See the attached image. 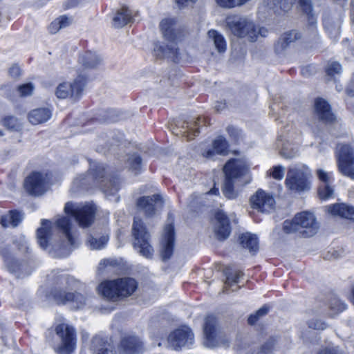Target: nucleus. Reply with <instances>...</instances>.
<instances>
[{
	"mask_svg": "<svg viewBox=\"0 0 354 354\" xmlns=\"http://www.w3.org/2000/svg\"><path fill=\"white\" fill-rule=\"evenodd\" d=\"M108 263H109V260L108 259H103L100 261V266H106Z\"/></svg>",
	"mask_w": 354,
	"mask_h": 354,
	"instance_id": "nucleus-64",
	"label": "nucleus"
},
{
	"mask_svg": "<svg viewBox=\"0 0 354 354\" xmlns=\"http://www.w3.org/2000/svg\"><path fill=\"white\" fill-rule=\"evenodd\" d=\"M235 180L225 178L223 186V193L229 199L235 198L237 196V193L234 189V182Z\"/></svg>",
	"mask_w": 354,
	"mask_h": 354,
	"instance_id": "nucleus-39",
	"label": "nucleus"
},
{
	"mask_svg": "<svg viewBox=\"0 0 354 354\" xmlns=\"http://www.w3.org/2000/svg\"><path fill=\"white\" fill-rule=\"evenodd\" d=\"M132 234L134 237L133 247L142 256L151 258L153 250L149 243V235L143 223H133Z\"/></svg>",
	"mask_w": 354,
	"mask_h": 354,
	"instance_id": "nucleus-11",
	"label": "nucleus"
},
{
	"mask_svg": "<svg viewBox=\"0 0 354 354\" xmlns=\"http://www.w3.org/2000/svg\"><path fill=\"white\" fill-rule=\"evenodd\" d=\"M80 228L87 234L86 244L92 250L104 248L109 239L107 229L101 223H78Z\"/></svg>",
	"mask_w": 354,
	"mask_h": 354,
	"instance_id": "nucleus-7",
	"label": "nucleus"
},
{
	"mask_svg": "<svg viewBox=\"0 0 354 354\" xmlns=\"http://www.w3.org/2000/svg\"><path fill=\"white\" fill-rule=\"evenodd\" d=\"M268 312V308L266 306H263L260 309H259L256 312V315H257L259 317H261L265 315H266Z\"/></svg>",
	"mask_w": 354,
	"mask_h": 354,
	"instance_id": "nucleus-59",
	"label": "nucleus"
},
{
	"mask_svg": "<svg viewBox=\"0 0 354 354\" xmlns=\"http://www.w3.org/2000/svg\"><path fill=\"white\" fill-rule=\"evenodd\" d=\"M326 211L333 216L354 221V206L346 203H335L326 206Z\"/></svg>",
	"mask_w": 354,
	"mask_h": 354,
	"instance_id": "nucleus-23",
	"label": "nucleus"
},
{
	"mask_svg": "<svg viewBox=\"0 0 354 354\" xmlns=\"http://www.w3.org/2000/svg\"><path fill=\"white\" fill-rule=\"evenodd\" d=\"M319 354H337V351L335 348H326L322 350Z\"/></svg>",
	"mask_w": 354,
	"mask_h": 354,
	"instance_id": "nucleus-60",
	"label": "nucleus"
},
{
	"mask_svg": "<svg viewBox=\"0 0 354 354\" xmlns=\"http://www.w3.org/2000/svg\"><path fill=\"white\" fill-rule=\"evenodd\" d=\"M61 281L62 283L64 282L66 284H68V286H74L77 283V281L75 280L73 277L68 276L62 277Z\"/></svg>",
	"mask_w": 354,
	"mask_h": 354,
	"instance_id": "nucleus-57",
	"label": "nucleus"
},
{
	"mask_svg": "<svg viewBox=\"0 0 354 354\" xmlns=\"http://www.w3.org/2000/svg\"><path fill=\"white\" fill-rule=\"evenodd\" d=\"M315 111L320 120L330 122L335 119L328 102L323 99H317L315 103Z\"/></svg>",
	"mask_w": 354,
	"mask_h": 354,
	"instance_id": "nucleus-26",
	"label": "nucleus"
},
{
	"mask_svg": "<svg viewBox=\"0 0 354 354\" xmlns=\"http://www.w3.org/2000/svg\"><path fill=\"white\" fill-rule=\"evenodd\" d=\"M227 147L228 144L226 140L223 136H219L213 142V149L207 151L203 156L207 158H212L214 152L217 154L225 155L227 153Z\"/></svg>",
	"mask_w": 354,
	"mask_h": 354,
	"instance_id": "nucleus-30",
	"label": "nucleus"
},
{
	"mask_svg": "<svg viewBox=\"0 0 354 354\" xmlns=\"http://www.w3.org/2000/svg\"><path fill=\"white\" fill-rule=\"evenodd\" d=\"M197 124L198 121L194 119L192 120L190 122H186V126H182L183 130L180 131V133L189 140L192 139L198 133V130L195 129V126H196Z\"/></svg>",
	"mask_w": 354,
	"mask_h": 354,
	"instance_id": "nucleus-36",
	"label": "nucleus"
},
{
	"mask_svg": "<svg viewBox=\"0 0 354 354\" xmlns=\"http://www.w3.org/2000/svg\"><path fill=\"white\" fill-rule=\"evenodd\" d=\"M250 207L262 214H270L274 209V197L262 189H259L250 197Z\"/></svg>",
	"mask_w": 354,
	"mask_h": 354,
	"instance_id": "nucleus-14",
	"label": "nucleus"
},
{
	"mask_svg": "<svg viewBox=\"0 0 354 354\" xmlns=\"http://www.w3.org/2000/svg\"><path fill=\"white\" fill-rule=\"evenodd\" d=\"M37 239L43 249L47 248L53 239H57L64 254H68L76 243V230L72 223H41L37 230Z\"/></svg>",
	"mask_w": 354,
	"mask_h": 354,
	"instance_id": "nucleus-1",
	"label": "nucleus"
},
{
	"mask_svg": "<svg viewBox=\"0 0 354 354\" xmlns=\"http://www.w3.org/2000/svg\"><path fill=\"white\" fill-rule=\"evenodd\" d=\"M104 167L103 165L96 162L90 164V169L87 175H82L76 178L73 181V189L77 191L80 188L87 189L89 185L100 184V188L106 196L114 195L119 189L118 179L109 180L104 183Z\"/></svg>",
	"mask_w": 354,
	"mask_h": 354,
	"instance_id": "nucleus-3",
	"label": "nucleus"
},
{
	"mask_svg": "<svg viewBox=\"0 0 354 354\" xmlns=\"http://www.w3.org/2000/svg\"><path fill=\"white\" fill-rule=\"evenodd\" d=\"M196 1V0H176V2L179 7L183 8L194 3Z\"/></svg>",
	"mask_w": 354,
	"mask_h": 354,
	"instance_id": "nucleus-58",
	"label": "nucleus"
},
{
	"mask_svg": "<svg viewBox=\"0 0 354 354\" xmlns=\"http://www.w3.org/2000/svg\"><path fill=\"white\" fill-rule=\"evenodd\" d=\"M35 86L32 83H27L18 86L17 91L19 96L27 97L33 93Z\"/></svg>",
	"mask_w": 354,
	"mask_h": 354,
	"instance_id": "nucleus-44",
	"label": "nucleus"
},
{
	"mask_svg": "<svg viewBox=\"0 0 354 354\" xmlns=\"http://www.w3.org/2000/svg\"><path fill=\"white\" fill-rule=\"evenodd\" d=\"M51 115V111L48 109H35L28 113V120L32 124L37 125L48 121Z\"/></svg>",
	"mask_w": 354,
	"mask_h": 354,
	"instance_id": "nucleus-28",
	"label": "nucleus"
},
{
	"mask_svg": "<svg viewBox=\"0 0 354 354\" xmlns=\"http://www.w3.org/2000/svg\"><path fill=\"white\" fill-rule=\"evenodd\" d=\"M194 343V334L188 327L177 329L168 337V344L174 349L189 346Z\"/></svg>",
	"mask_w": 354,
	"mask_h": 354,
	"instance_id": "nucleus-20",
	"label": "nucleus"
},
{
	"mask_svg": "<svg viewBox=\"0 0 354 354\" xmlns=\"http://www.w3.org/2000/svg\"><path fill=\"white\" fill-rule=\"evenodd\" d=\"M132 19L131 12L127 8L118 10L113 18V26L115 28H122Z\"/></svg>",
	"mask_w": 354,
	"mask_h": 354,
	"instance_id": "nucleus-31",
	"label": "nucleus"
},
{
	"mask_svg": "<svg viewBox=\"0 0 354 354\" xmlns=\"http://www.w3.org/2000/svg\"><path fill=\"white\" fill-rule=\"evenodd\" d=\"M103 57L93 51H86L80 55L78 63L86 69L97 68L103 64Z\"/></svg>",
	"mask_w": 354,
	"mask_h": 354,
	"instance_id": "nucleus-24",
	"label": "nucleus"
},
{
	"mask_svg": "<svg viewBox=\"0 0 354 354\" xmlns=\"http://www.w3.org/2000/svg\"><path fill=\"white\" fill-rule=\"evenodd\" d=\"M334 193L333 189L327 184H323L319 186L318 194L322 199H327L330 197Z\"/></svg>",
	"mask_w": 354,
	"mask_h": 354,
	"instance_id": "nucleus-43",
	"label": "nucleus"
},
{
	"mask_svg": "<svg viewBox=\"0 0 354 354\" xmlns=\"http://www.w3.org/2000/svg\"><path fill=\"white\" fill-rule=\"evenodd\" d=\"M227 131L230 134V136L232 138L235 142H237L241 136V131L234 127H228Z\"/></svg>",
	"mask_w": 354,
	"mask_h": 354,
	"instance_id": "nucleus-51",
	"label": "nucleus"
},
{
	"mask_svg": "<svg viewBox=\"0 0 354 354\" xmlns=\"http://www.w3.org/2000/svg\"><path fill=\"white\" fill-rule=\"evenodd\" d=\"M48 176L45 173L34 171L26 177L24 189L30 195L40 196L46 192L48 187Z\"/></svg>",
	"mask_w": 354,
	"mask_h": 354,
	"instance_id": "nucleus-13",
	"label": "nucleus"
},
{
	"mask_svg": "<svg viewBox=\"0 0 354 354\" xmlns=\"http://www.w3.org/2000/svg\"><path fill=\"white\" fill-rule=\"evenodd\" d=\"M292 221H316V216L313 212L304 211L295 214Z\"/></svg>",
	"mask_w": 354,
	"mask_h": 354,
	"instance_id": "nucleus-42",
	"label": "nucleus"
},
{
	"mask_svg": "<svg viewBox=\"0 0 354 354\" xmlns=\"http://www.w3.org/2000/svg\"><path fill=\"white\" fill-rule=\"evenodd\" d=\"M9 74L13 78H17L21 75V69L19 66L13 65L9 69Z\"/></svg>",
	"mask_w": 354,
	"mask_h": 354,
	"instance_id": "nucleus-54",
	"label": "nucleus"
},
{
	"mask_svg": "<svg viewBox=\"0 0 354 354\" xmlns=\"http://www.w3.org/2000/svg\"><path fill=\"white\" fill-rule=\"evenodd\" d=\"M203 344L208 348L220 345L221 336L218 332L216 319L212 315L207 316L203 328Z\"/></svg>",
	"mask_w": 354,
	"mask_h": 354,
	"instance_id": "nucleus-17",
	"label": "nucleus"
},
{
	"mask_svg": "<svg viewBox=\"0 0 354 354\" xmlns=\"http://www.w3.org/2000/svg\"><path fill=\"white\" fill-rule=\"evenodd\" d=\"M64 211L69 218L75 221H92L93 219L105 218L100 215L102 211L93 203L79 204L68 202L65 204Z\"/></svg>",
	"mask_w": 354,
	"mask_h": 354,
	"instance_id": "nucleus-6",
	"label": "nucleus"
},
{
	"mask_svg": "<svg viewBox=\"0 0 354 354\" xmlns=\"http://www.w3.org/2000/svg\"><path fill=\"white\" fill-rule=\"evenodd\" d=\"M2 124L7 129L15 131H21L23 127L22 122L17 118L12 115L4 117L2 120Z\"/></svg>",
	"mask_w": 354,
	"mask_h": 354,
	"instance_id": "nucleus-37",
	"label": "nucleus"
},
{
	"mask_svg": "<svg viewBox=\"0 0 354 354\" xmlns=\"http://www.w3.org/2000/svg\"><path fill=\"white\" fill-rule=\"evenodd\" d=\"M342 71V66L337 62H330L326 68L328 75L333 76L339 74Z\"/></svg>",
	"mask_w": 354,
	"mask_h": 354,
	"instance_id": "nucleus-45",
	"label": "nucleus"
},
{
	"mask_svg": "<svg viewBox=\"0 0 354 354\" xmlns=\"http://www.w3.org/2000/svg\"><path fill=\"white\" fill-rule=\"evenodd\" d=\"M216 3L224 8H233L237 7L236 0H216Z\"/></svg>",
	"mask_w": 354,
	"mask_h": 354,
	"instance_id": "nucleus-49",
	"label": "nucleus"
},
{
	"mask_svg": "<svg viewBox=\"0 0 354 354\" xmlns=\"http://www.w3.org/2000/svg\"><path fill=\"white\" fill-rule=\"evenodd\" d=\"M160 29L163 37L169 44L158 41L154 44V55L158 58H170L174 62L178 60L176 41L181 37L180 30L174 18L163 19L160 23Z\"/></svg>",
	"mask_w": 354,
	"mask_h": 354,
	"instance_id": "nucleus-2",
	"label": "nucleus"
},
{
	"mask_svg": "<svg viewBox=\"0 0 354 354\" xmlns=\"http://www.w3.org/2000/svg\"><path fill=\"white\" fill-rule=\"evenodd\" d=\"M93 354H116L113 343L107 338L95 336L91 344Z\"/></svg>",
	"mask_w": 354,
	"mask_h": 354,
	"instance_id": "nucleus-25",
	"label": "nucleus"
},
{
	"mask_svg": "<svg viewBox=\"0 0 354 354\" xmlns=\"http://www.w3.org/2000/svg\"><path fill=\"white\" fill-rule=\"evenodd\" d=\"M239 243L243 248L250 252H256L259 248V239L256 234L250 232H245L240 234Z\"/></svg>",
	"mask_w": 354,
	"mask_h": 354,
	"instance_id": "nucleus-29",
	"label": "nucleus"
},
{
	"mask_svg": "<svg viewBox=\"0 0 354 354\" xmlns=\"http://www.w3.org/2000/svg\"><path fill=\"white\" fill-rule=\"evenodd\" d=\"M248 169L249 166L243 159L230 160L223 167L225 178L232 180H240L248 174Z\"/></svg>",
	"mask_w": 354,
	"mask_h": 354,
	"instance_id": "nucleus-19",
	"label": "nucleus"
},
{
	"mask_svg": "<svg viewBox=\"0 0 354 354\" xmlns=\"http://www.w3.org/2000/svg\"><path fill=\"white\" fill-rule=\"evenodd\" d=\"M24 218V213L17 210L9 211L3 215L0 214V221H21Z\"/></svg>",
	"mask_w": 354,
	"mask_h": 354,
	"instance_id": "nucleus-41",
	"label": "nucleus"
},
{
	"mask_svg": "<svg viewBox=\"0 0 354 354\" xmlns=\"http://www.w3.org/2000/svg\"><path fill=\"white\" fill-rule=\"evenodd\" d=\"M213 230L216 238L221 240L227 238L231 232L229 223H214Z\"/></svg>",
	"mask_w": 354,
	"mask_h": 354,
	"instance_id": "nucleus-35",
	"label": "nucleus"
},
{
	"mask_svg": "<svg viewBox=\"0 0 354 354\" xmlns=\"http://www.w3.org/2000/svg\"><path fill=\"white\" fill-rule=\"evenodd\" d=\"M87 77L79 75L73 82H62L56 87L55 94L59 99H69L73 102L78 100L83 93Z\"/></svg>",
	"mask_w": 354,
	"mask_h": 354,
	"instance_id": "nucleus-9",
	"label": "nucleus"
},
{
	"mask_svg": "<svg viewBox=\"0 0 354 354\" xmlns=\"http://www.w3.org/2000/svg\"><path fill=\"white\" fill-rule=\"evenodd\" d=\"M290 44L281 36L275 45V50L277 53L283 52Z\"/></svg>",
	"mask_w": 354,
	"mask_h": 354,
	"instance_id": "nucleus-50",
	"label": "nucleus"
},
{
	"mask_svg": "<svg viewBox=\"0 0 354 354\" xmlns=\"http://www.w3.org/2000/svg\"><path fill=\"white\" fill-rule=\"evenodd\" d=\"M296 0H264L263 3L270 8L283 12L290 10Z\"/></svg>",
	"mask_w": 354,
	"mask_h": 354,
	"instance_id": "nucleus-32",
	"label": "nucleus"
},
{
	"mask_svg": "<svg viewBox=\"0 0 354 354\" xmlns=\"http://www.w3.org/2000/svg\"><path fill=\"white\" fill-rule=\"evenodd\" d=\"M310 327L313 328L316 330H324L326 328V325L324 322H322L320 321L316 320L315 322H310Z\"/></svg>",
	"mask_w": 354,
	"mask_h": 354,
	"instance_id": "nucleus-55",
	"label": "nucleus"
},
{
	"mask_svg": "<svg viewBox=\"0 0 354 354\" xmlns=\"http://www.w3.org/2000/svg\"><path fill=\"white\" fill-rule=\"evenodd\" d=\"M127 164L129 169L137 174L141 168V158L138 155H131L128 158Z\"/></svg>",
	"mask_w": 354,
	"mask_h": 354,
	"instance_id": "nucleus-40",
	"label": "nucleus"
},
{
	"mask_svg": "<svg viewBox=\"0 0 354 354\" xmlns=\"http://www.w3.org/2000/svg\"><path fill=\"white\" fill-rule=\"evenodd\" d=\"M214 215L216 221H225L227 219L225 212L221 209H215L214 211Z\"/></svg>",
	"mask_w": 354,
	"mask_h": 354,
	"instance_id": "nucleus-53",
	"label": "nucleus"
},
{
	"mask_svg": "<svg viewBox=\"0 0 354 354\" xmlns=\"http://www.w3.org/2000/svg\"><path fill=\"white\" fill-rule=\"evenodd\" d=\"M175 243L174 227L171 223L165 225L160 237V254L162 259H168L173 254Z\"/></svg>",
	"mask_w": 354,
	"mask_h": 354,
	"instance_id": "nucleus-16",
	"label": "nucleus"
},
{
	"mask_svg": "<svg viewBox=\"0 0 354 354\" xmlns=\"http://www.w3.org/2000/svg\"><path fill=\"white\" fill-rule=\"evenodd\" d=\"M298 153V147L289 142L284 144L280 151V154L281 156L287 159H290L295 157L297 156Z\"/></svg>",
	"mask_w": 354,
	"mask_h": 354,
	"instance_id": "nucleus-38",
	"label": "nucleus"
},
{
	"mask_svg": "<svg viewBox=\"0 0 354 354\" xmlns=\"http://www.w3.org/2000/svg\"><path fill=\"white\" fill-rule=\"evenodd\" d=\"M80 0H68L64 3V8L69 9L77 6L80 3Z\"/></svg>",
	"mask_w": 354,
	"mask_h": 354,
	"instance_id": "nucleus-56",
	"label": "nucleus"
},
{
	"mask_svg": "<svg viewBox=\"0 0 354 354\" xmlns=\"http://www.w3.org/2000/svg\"><path fill=\"white\" fill-rule=\"evenodd\" d=\"M336 304L338 305V311H342L346 309V305L344 303L337 301Z\"/></svg>",
	"mask_w": 354,
	"mask_h": 354,
	"instance_id": "nucleus-62",
	"label": "nucleus"
},
{
	"mask_svg": "<svg viewBox=\"0 0 354 354\" xmlns=\"http://www.w3.org/2000/svg\"><path fill=\"white\" fill-rule=\"evenodd\" d=\"M53 297L57 303L68 304L74 309L81 308L86 304V299L82 295L67 292L65 289L55 290Z\"/></svg>",
	"mask_w": 354,
	"mask_h": 354,
	"instance_id": "nucleus-18",
	"label": "nucleus"
},
{
	"mask_svg": "<svg viewBox=\"0 0 354 354\" xmlns=\"http://www.w3.org/2000/svg\"><path fill=\"white\" fill-rule=\"evenodd\" d=\"M136 205L138 209L149 218L162 208L164 200L160 194H157L139 198Z\"/></svg>",
	"mask_w": 354,
	"mask_h": 354,
	"instance_id": "nucleus-15",
	"label": "nucleus"
},
{
	"mask_svg": "<svg viewBox=\"0 0 354 354\" xmlns=\"http://www.w3.org/2000/svg\"><path fill=\"white\" fill-rule=\"evenodd\" d=\"M60 342L56 346L55 350L60 354H69L73 352L76 346V335L75 329L66 324H59L55 329Z\"/></svg>",
	"mask_w": 354,
	"mask_h": 354,
	"instance_id": "nucleus-10",
	"label": "nucleus"
},
{
	"mask_svg": "<svg viewBox=\"0 0 354 354\" xmlns=\"http://www.w3.org/2000/svg\"><path fill=\"white\" fill-rule=\"evenodd\" d=\"M259 317L256 315V313L253 315H251L248 318V323L251 325L254 324L255 322L258 320Z\"/></svg>",
	"mask_w": 354,
	"mask_h": 354,
	"instance_id": "nucleus-61",
	"label": "nucleus"
},
{
	"mask_svg": "<svg viewBox=\"0 0 354 354\" xmlns=\"http://www.w3.org/2000/svg\"><path fill=\"white\" fill-rule=\"evenodd\" d=\"M286 168L283 166L278 165L275 166L272 169V171L270 175L276 180H281L285 174Z\"/></svg>",
	"mask_w": 354,
	"mask_h": 354,
	"instance_id": "nucleus-46",
	"label": "nucleus"
},
{
	"mask_svg": "<svg viewBox=\"0 0 354 354\" xmlns=\"http://www.w3.org/2000/svg\"><path fill=\"white\" fill-rule=\"evenodd\" d=\"M330 253V252H329ZM339 256V253L337 252V250H333L332 252H331V257H328V259H337L338 258Z\"/></svg>",
	"mask_w": 354,
	"mask_h": 354,
	"instance_id": "nucleus-63",
	"label": "nucleus"
},
{
	"mask_svg": "<svg viewBox=\"0 0 354 354\" xmlns=\"http://www.w3.org/2000/svg\"><path fill=\"white\" fill-rule=\"evenodd\" d=\"M317 174L318 176L319 179L324 183L327 184L329 181V176L327 172L322 169H319L317 170Z\"/></svg>",
	"mask_w": 354,
	"mask_h": 354,
	"instance_id": "nucleus-52",
	"label": "nucleus"
},
{
	"mask_svg": "<svg viewBox=\"0 0 354 354\" xmlns=\"http://www.w3.org/2000/svg\"><path fill=\"white\" fill-rule=\"evenodd\" d=\"M309 176L310 170L306 165H297L290 167L285 181L286 187L289 190L297 193L309 189Z\"/></svg>",
	"mask_w": 354,
	"mask_h": 354,
	"instance_id": "nucleus-8",
	"label": "nucleus"
},
{
	"mask_svg": "<svg viewBox=\"0 0 354 354\" xmlns=\"http://www.w3.org/2000/svg\"><path fill=\"white\" fill-rule=\"evenodd\" d=\"M282 37L286 41L291 44L300 38V35L297 30H291L283 34Z\"/></svg>",
	"mask_w": 354,
	"mask_h": 354,
	"instance_id": "nucleus-48",
	"label": "nucleus"
},
{
	"mask_svg": "<svg viewBox=\"0 0 354 354\" xmlns=\"http://www.w3.org/2000/svg\"><path fill=\"white\" fill-rule=\"evenodd\" d=\"M142 342L136 337H124L119 345V354H140L143 351Z\"/></svg>",
	"mask_w": 354,
	"mask_h": 354,
	"instance_id": "nucleus-22",
	"label": "nucleus"
},
{
	"mask_svg": "<svg viewBox=\"0 0 354 354\" xmlns=\"http://www.w3.org/2000/svg\"><path fill=\"white\" fill-rule=\"evenodd\" d=\"M73 21L72 17L62 15L53 21L48 26V30L51 34H55L61 29L69 26Z\"/></svg>",
	"mask_w": 354,
	"mask_h": 354,
	"instance_id": "nucleus-33",
	"label": "nucleus"
},
{
	"mask_svg": "<svg viewBox=\"0 0 354 354\" xmlns=\"http://www.w3.org/2000/svg\"><path fill=\"white\" fill-rule=\"evenodd\" d=\"M300 10L306 16L309 29L313 35H316L317 19L313 13V8L310 0H298Z\"/></svg>",
	"mask_w": 354,
	"mask_h": 354,
	"instance_id": "nucleus-27",
	"label": "nucleus"
},
{
	"mask_svg": "<svg viewBox=\"0 0 354 354\" xmlns=\"http://www.w3.org/2000/svg\"><path fill=\"white\" fill-rule=\"evenodd\" d=\"M337 167L344 176L354 180V157L353 149L347 145H339L337 149Z\"/></svg>",
	"mask_w": 354,
	"mask_h": 354,
	"instance_id": "nucleus-12",
	"label": "nucleus"
},
{
	"mask_svg": "<svg viewBox=\"0 0 354 354\" xmlns=\"http://www.w3.org/2000/svg\"><path fill=\"white\" fill-rule=\"evenodd\" d=\"M317 223H285L284 231L289 233H297L303 237L312 236L317 230Z\"/></svg>",
	"mask_w": 354,
	"mask_h": 354,
	"instance_id": "nucleus-21",
	"label": "nucleus"
},
{
	"mask_svg": "<svg viewBox=\"0 0 354 354\" xmlns=\"http://www.w3.org/2000/svg\"><path fill=\"white\" fill-rule=\"evenodd\" d=\"M207 36L213 41L219 53H223L226 50V42L221 34L215 30H210L207 32Z\"/></svg>",
	"mask_w": 354,
	"mask_h": 354,
	"instance_id": "nucleus-34",
	"label": "nucleus"
},
{
	"mask_svg": "<svg viewBox=\"0 0 354 354\" xmlns=\"http://www.w3.org/2000/svg\"><path fill=\"white\" fill-rule=\"evenodd\" d=\"M242 273L237 272L234 274H230L226 277L225 286L231 287L234 284L239 283V279L241 277Z\"/></svg>",
	"mask_w": 354,
	"mask_h": 354,
	"instance_id": "nucleus-47",
	"label": "nucleus"
},
{
	"mask_svg": "<svg viewBox=\"0 0 354 354\" xmlns=\"http://www.w3.org/2000/svg\"><path fill=\"white\" fill-rule=\"evenodd\" d=\"M225 23L234 36L246 38L251 42L257 41L259 37H266L268 33L266 28L256 26L252 20L245 16L236 15L228 16Z\"/></svg>",
	"mask_w": 354,
	"mask_h": 354,
	"instance_id": "nucleus-4",
	"label": "nucleus"
},
{
	"mask_svg": "<svg viewBox=\"0 0 354 354\" xmlns=\"http://www.w3.org/2000/svg\"><path fill=\"white\" fill-rule=\"evenodd\" d=\"M137 282L132 278L124 277L102 282L97 290L104 298L118 301L131 296L137 288Z\"/></svg>",
	"mask_w": 354,
	"mask_h": 354,
	"instance_id": "nucleus-5",
	"label": "nucleus"
}]
</instances>
